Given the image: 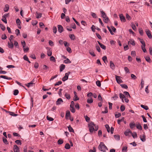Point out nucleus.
<instances>
[{
    "instance_id": "15",
    "label": "nucleus",
    "mask_w": 152,
    "mask_h": 152,
    "mask_svg": "<svg viewBox=\"0 0 152 152\" xmlns=\"http://www.w3.org/2000/svg\"><path fill=\"white\" fill-rule=\"evenodd\" d=\"M36 17L37 18H39L42 16V13H38L37 12H36Z\"/></svg>"
},
{
    "instance_id": "8",
    "label": "nucleus",
    "mask_w": 152,
    "mask_h": 152,
    "mask_svg": "<svg viewBox=\"0 0 152 152\" xmlns=\"http://www.w3.org/2000/svg\"><path fill=\"white\" fill-rule=\"evenodd\" d=\"M13 150L14 152H19L20 151L19 148L16 145L14 146Z\"/></svg>"
},
{
    "instance_id": "62",
    "label": "nucleus",
    "mask_w": 152,
    "mask_h": 152,
    "mask_svg": "<svg viewBox=\"0 0 152 152\" xmlns=\"http://www.w3.org/2000/svg\"><path fill=\"white\" fill-rule=\"evenodd\" d=\"M47 118L48 120L50 121H53L54 120L53 118L50 117H49L48 116H47Z\"/></svg>"
},
{
    "instance_id": "33",
    "label": "nucleus",
    "mask_w": 152,
    "mask_h": 152,
    "mask_svg": "<svg viewBox=\"0 0 152 152\" xmlns=\"http://www.w3.org/2000/svg\"><path fill=\"white\" fill-rule=\"evenodd\" d=\"M114 137L115 140H120V136L118 134L114 135Z\"/></svg>"
},
{
    "instance_id": "58",
    "label": "nucleus",
    "mask_w": 152,
    "mask_h": 152,
    "mask_svg": "<svg viewBox=\"0 0 152 152\" xmlns=\"http://www.w3.org/2000/svg\"><path fill=\"white\" fill-rule=\"evenodd\" d=\"M53 32L54 34H56L57 31V29L56 26H53Z\"/></svg>"
},
{
    "instance_id": "51",
    "label": "nucleus",
    "mask_w": 152,
    "mask_h": 152,
    "mask_svg": "<svg viewBox=\"0 0 152 152\" xmlns=\"http://www.w3.org/2000/svg\"><path fill=\"white\" fill-rule=\"evenodd\" d=\"M16 23L18 26H20L21 22L19 19L18 18L16 20Z\"/></svg>"
},
{
    "instance_id": "2",
    "label": "nucleus",
    "mask_w": 152,
    "mask_h": 152,
    "mask_svg": "<svg viewBox=\"0 0 152 152\" xmlns=\"http://www.w3.org/2000/svg\"><path fill=\"white\" fill-rule=\"evenodd\" d=\"M94 126H95V124L92 122H90L88 124V127L89 128V131L90 132H93L94 130Z\"/></svg>"
},
{
    "instance_id": "50",
    "label": "nucleus",
    "mask_w": 152,
    "mask_h": 152,
    "mask_svg": "<svg viewBox=\"0 0 152 152\" xmlns=\"http://www.w3.org/2000/svg\"><path fill=\"white\" fill-rule=\"evenodd\" d=\"M19 93V91L18 90H15L14 91V95L15 96L17 95Z\"/></svg>"
},
{
    "instance_id": "24",
    "label": "nucleus",
    "mask_w": 152,
    "mask_h": 152,
    "mask_svg": "<svg viewBox=\"0 0 152 152\" xmlns=\"http://www.w3.org/2000/svg\"><path fill=\"white\" fill-rule=\"evenodd\" d=\"M139 39L140 40V43L142 44V45H141V46H145V43L144 42V40H143V39H140V38H139Z\"/></svg>"
},
{
    "instance_id": "16",
    "label": "nucleus",
    "mask_w": 152,
    "mask_h": 152,
    "mask_svg": "<svg viewBox=\"0 0 152 152\" xmlns=\"http://www.w3.org/2000/svg\"><path fill=\"white\" fill-rule=\"evenodd\" d=\"M135 126V124L134 122L131 123L129 124V126L130 128L133 129Z\"/></svg>"
},
{
    "instance_id": "22",
    "label": "nucleus",
    "mask_w": 152,
    "mask_h": 152,
    "mask_svg": "<svg viewBox=\"0 0 152 152\" xmlns=\"http://www.w3.org/2000/svg\"><path fill=\"white\" fill-rule=\"evenodd\" d=\"M64 96L66 98L68 99H70V96L69 94H68L67 93H65Z\"/></svg>"
},
{
    "instance_id": "47",
    "label": "nucleus",
    "mask_w": 152,
    "mask_h": 152,
    "mask_svg": "<svg viewBox=\"0 0 152 152\" xmlns=\"http://www.w3.org/2000/svg\"><path fill=\"white\" fill-rule=\"evenodd\" d=\"M63 142V141L61 139H59L58 141V145H61L62 144Z\"/></svg>"
},
{
    "instance_id": "44",
    "label": "nucleus",
    "mask_w": 152,
    "mask_h": 152,
    "mask_svg": "<svg viewBox=\"0 0 152 152\" xmlns=\"http://www.w3.org/2000/svg\"><path fill=\"white\" fill-rule=\"evenodd\" d=\"M52 52L51 50H49L47 51V55L49 56H51Z\"/></svg>"
},
{
    "instance_id": "60",
    "label": "nucleus",
    "mask_w": 152,
    "mask_h": 152,
    "mask_svg": "<svg viewBox=\"0 0 152 152\" xmlns=\"http://www.w3.org/2000/svg\"><path fill=\"white\" fill-rule=\"evenodd\" d=\"M15 142L17 144L21 145L22 143L20 140H17L15 141Z\"/></svg>"
},
{
    "instance_id": "34",
    "label": "nucleus",
    "mask_w": 152,
    "mask_h": 152,
    "mask_svg": "<svg viewBox=\"0 0 152 152\" xmlns=\"http://www.w3.org/2000/svg\"><path fill=\"white\" fill-rule=\"evenodd\" d=\"M141 88L140 89H142L143 88L144 84V81L142 79L141 80Z\"/></svg>"
},
{
    "instance_id": "42",
    "label": "nucleus",
    "mask_w": 152,
    "mask_h": 152,
    "mask_svg": "<svg viewBox=\"0 0 152 152\" xmlns=\"http://www.w3.org/2000/svg\"><path fill=\"white\" fill-rule=\"evenodd\" d=\"M125 107L124 105H122L120 107V110L121 112L124 111L125 109Z\"/></svg>"
},
{
    "instance_id": "10",
    "label": "nucleus",
    "mask_w": 152,
    "mask_h": 152,
    "mask_svg": "<svg viewBox=\"0 0 152 152\" xmlns=\"http://www.w3.org/2000/svg\"><path fill=\"white\" fill-rule=\"evenodd\" d=\"M8 47L9 48H13L14 45L13 43L11 41H10V42H8Z\"/></svg>"
},
{
    "instance_id": "61",
    "label": "nucleus",
    "mask_w": 152,
    "mask_h": 152,
    "mask_svg": "<svg viewBox=\"0 0 152 152\" xmlns=\"http://www.w3.org/2000/svg\"><path fill=\"white\" fill-rule=\"evenodd\" d=\"M119 97L121 99H124L125 97L124 95L122 93H120L119 94Z\"/></svg>"
},
{
    "instance_id": "54",
    "label": "nucleus",
    "mask_w": 152,
    "mask_h": 152,
    "mask_svg": "<svg viewBox=\"0 0 152 152\" xmlns=\"http://www.w3.org/2000/svg\"><path fill=\"white\" fill-rule=\"evenodd\" d=\"M124 70L126 73H130L129 70L127 67H125L124 68Z\"/></svg>"
},
{
    "instance_id": "52",
    "label": "nucleus",
    "mask_w": 152,
    "mask_h": 152,
    "mask_svg": "<svg viewBox=\"0 0 152 152\" xmlns=\"http://www.w3.org/2000/svg\"><path fill=\"white\" fill-rule=\"evenodd\" d=\"M96 48L98 52H100V48L98 45H96Z\"/></svg>"
},
{
    "instance_id": "26",
    "label": "nucleus",
    "mask_w": 152,
    "mask_h": 152,
    "mask_svg": "<svg viewBox=\"0 0 152 152\" xmlns=\"http://www.w3.org/2000/svg\"><path fill=\"white\" fill-rule=\"evenodd\" d=\"M131 134L134 138H135L137 137V134L136 132H134L133 133L132 132V134Z\"/></svg>"
},
{
    "instance_id": "39",
    "label": "nucleus",
    "mask_w": 152,
    "mask_h": 152,
    "mask_svg": "<svg viewBox=\"0 0 152 152\" xmlns=\"http://www.w3.org/2000/svg\"><path fill=\"white\" fill-rule=\"evenodd\" d=\"M124 94L126 96L127 98L128 97H130V96L129 93L127 91H124Z\"/></svg>"
},
{
    "instance_id": "28",
    "label": "nucleus",
    "mask_w": 152,
    "mask_h": 152,
    "mask_svg": "<svg viewBox=\"0 0 152 152\" xmlns=\"http://www.w3.org/2000/svg\"><path fill=\"white\" fill-rule=\"evenodd\" d=\"M89 53L93 57L96 56V55L94 53V51L92 50H90L89 51Z\"/></svg>"
},
{
    "instance_id": "20",
    "label": "nucleus",
    "mask_w": 152,
    "mask_h": 152,
    "mask_svg": "<svg viewBox=\"0 0 152 152\" xmlns=\"http://www.w3.org/2000/svg\"><path fill=\"white\" fill-rule=\"evenodd\" d=\"M101 16L103 18H104L107 16L106 13L103 11H100Z\"/></svg>"
},
{
    "instance_id": "56",
    "label": "nucleus",
    "mask_w": 152,
    "mask_h": 152,
    "mask_svg": "<svg viewBox=\"0 0 152 152\" xmlns=\"http://www.w3.org/2000/svg\"><path fill=\"white\" fill-rule=\"evenodd\" d=\"M126 19L128 20H130L131 19L130 16L128 14H126Z\"/></svg>"
},
{
    "instance_id": "9",
    "label": "nucleus",
    "mask_w": 152,
    "mask_h": 152,
    "mask_svg": "<svg viewBox=\"0 0 152 152\" xmlns=\"http://www.w3.org/2000/svg\"><path fill=\"white\" fill-rule=\"evenodd\" d=\"M120 20L122 22H125L126 20L125 17L123 16V14H120L119 15Z\"/></svg>"
},
{
    "instance_id": "64",
    "label": "nucleus",
    "mask_w": 152,
    "mask_h": 152,
    "mask_svg": "<svg viewBox=\"0 0 152 152\" xmlns=\"http://www.w3.org/2000/svg\"><path fill=\"white\" fill-rule=\"evenodd\" d=\"M96 83L97 86L99 87H100L101 85V83L100 82L99 80H98L96 82Z\"/></svg>"
},
{
    "instance_id": "27",
    "label": "nucleus",
    "mask_w": 152,
    "mask_h": 152,
    "mask_svg": "<svg viewBox=\"0 0 152 152\" xmlns=\"http://www.w3.org/2000/svg\"><path fill=\"white\" fill-rule=\"evenodd\" d=\"M104 19V21L106 23H107L109 21V19L107 16Z\"/></svg>"
},
{
    "instance_id": "46",
    "label": "nucleus",
    "mask_w": 152,
    "mask_h": 152,
    "mask_svg": "<svg viewBox=\"0 0 152 152\" xmlns=\"http://www.w3.org/2000/svg\"><path fill=\"white\" fill-rule=\"evenodd\" d=\"M9 113L10 115L14 116H16L17 115V114H15L14 113L12 112H9Z\"/></svg>"
},
{
    "instance_id": "30",
    "label": "nucleus",
    "mask_w": 152,
    "mask_h": 152,
    "mask_svg": "<svg viewBox=\"0 0 152 152\" xmlns=\"http://www.w3.org/2000/svg\"><path fill=\"white\" fill-rule=\"evenodd\" d=\"M141 140L142 142H145V136L144 135H143L142 136L140 137Z\"/></svg>"
},
{
    "instance_id": "18",
    "label": "nucleus",
    "mask_w": 152,
    "mask_h": 152,
    "mask_svg": "<svg viewBox=\"0 0 152 152\" xmlns=\"http://www.w3.org/2000/svg\"><path fill=\"white\" fill-rule=\"evenodd\" d=\"M110 68L112 69H114L115 68V65H114L113 62L112 61H110Z\"/></svg>"
},
{
    "instance_id": "40",
    "label": "nucleus",
    "mask_w": 152,
    "mask_h": 152,
    "mask_svg": "<svg viewBox=\"0 0 152 152\" xmlns=\"http://www.w3.org/2000/svg\"><path fill=\"white\" fill-rule=\"evenodd\" d=\"M120 86L122 87V88L125 89H127L128 88L127 85L125 84H121L120 85Z\"/></svg>"
},
{
    "instance_id": "32",
    "label": "nucleus",
    "mask_w": 152,
    "mask_h": 152,
    "mask_svg": "<svg viewBox=\"0 0 152 152\" xmlns=\"http://www.w3.org/2000/svg\"><path fill=\"white\" fill-rule=\"evenodd\" d=\"M69 37L72 40H74L75 38V36L73 34L69 35Z\"/></svg>"
},
{
    "instance_id": "25",
    "label": "nucleus",
    "mask_w": 152,
    "mask_h": 152,
    "mask_svg": "<svg viewBox=\"0 0 152 152\" xmlns=\"http://www.w3.org/2000/svg\"><path fill=\"white\" fill-rule=\"evenodd\" d=\"M140 106L142 108L146 110H147L149 109L147 105H144L142 104L140 105Z\"/></svg>"
},
{
    "instance_id": "31",
    "label": "nucleus",
    "mask_w": 152,
    "mask_h": 152,
    "mask_svg": "<svg viewBox=\"0 0 152 152\" xmlns=\"http://www.w3.org/2000/svg\"><path fill=\"white\" fill-rule=\"evenodd\" d=\"M64 62L65 64H69L71 63V61L68 59L67 58L64 60Z\"/></svg>"
},
{
    "instance_id": "17",
    "label": "nucleus",
    "mask_w": 152,
    "mask_h": 152,
    "mask_svg": "<svg viewBox=\"0 0 152 152\" xmlns=\"http://www.w3.org/2000/svg\"><path fill=\"white\" fill-rule=\"evenodd\" d=\"M146 61L148 63H151V59L148 56H147L144 57Z\"/></svg>"
},
{
    "instance_id": "49",
    "label": "nucleus",
    "mask_w": 152,
    "mask_h": 152,
    "mask_svg": "<svg viewBox=\"0 0 152 152\" xmlns=\"http://www.w3.org/2000/svg\"><path fill=\"white\" fill-rule=\"evenodd\" d=\"M139 32L141 35H142L143 34V31L142 28H139Z\"/></svg>"
},
{
    "instance_id": "37",
    "label": "nucleus",
    "mask_w": 152,
    "mask_h": 152,
    "mask_svg": "<svg viewBox=\"0 0 152 152\" xmlns=\"http://www.w3.org/2000/svg\"><path fill=\"white\" fill-rule=\"evenodd\" d=\"M105 126L107 129V132L108 133H109L110 132V128L109 126V125L108 124H106L105 125Z\"/></svg>"
},
{
    "instance_id": "14",
    "label": "nucleus",
    "mask_w": 152,
    "mask_h": 152,
    "mask_svg": "<svg viewBox=\"0 0 152 152\" xmlns=\"http://www.w3.org/2000/svg\"><path fill=\"white\" fill-rule=\"evenodd\" d=\"M129 43L134 46L135 45V41L133 39H131L128 42V44H129Z\"/></svg>"
},
{
    "instance_id": "3",
    "label": "nucleus",
    "mask_w": 152,
    "mask_h": 152,
    "mask_svg": "<svg viewBox=\"0 0 152 152\" xmlns=\"http://www.w3.org/2000/svg\"><path fill=\"white\" fill-rule=\"evenodd\" d=\"M70 73V72H68L66 73L65 74V76L62 78V80L64 82L67 80L68 78V76Z\"/></svg>"
},
{
    "instance_id": "55",
    "label": "nucleus",
    "mask_w": 152,
    "mask_h": 152,
    "mask_svg": "<svg viewBox=\"0 0 152 152\" xmlns=\"http://www.w3.org/2000/svg\"><path fill=\"white\" fill-rule=\"evenodd\" d=\"M5 23H7V20L6 18L4 17H2V18L1 19Z\"/></svg>"
},
{
    "instance_id": "13",
    "label": "nucleus",
    "mask_w": 152,
    "mask_h": 152,
    "mask_svg": "<svg viewBox=\"0 0 152 152\" xmlns=\"http://www.w3.org/2000/svg\"><path fill=\"white\" fill-rule=\"evenodd\" d=\"M34 84V83H33L31 82L28 83L27 84H25V85H26L29 88L31 86H33Z\"/></svg>"
},
{
    "instance_id": "48",
    "label": "nucleus",
    "mask_w": 152,
    "mask_h": 152,
    "mask_svg": "<svg viewBox=\"0 0 152 152\" xmlns=\"http://www.w3.org/2000/svg\"><path fill=\"white\" fill-rule=\"evenodd\" d=\"M91 14L93 18H97V16L95 13L93 12H91Z\"/></svg>"
},
{
    "instance_id": "57",
    "label": "nucleus",
    "mask_w": 152,
    "mask_h": 152,
    "mask_svg": "<svg viewBox=\"0 0 152 152\" xmlns=\"http://www.w3.org/2000/svg\"><path fill=\"white\" fill-rule=\"evenodd\" d=\"M70 110L73 113H74L75 111V110L74 107H70Z\"/></svg>"
},
{
    "instance_id": "59",
    "label": "nucleus",
    "mask_w": 152,
    "mask_h": 152,
    "mask_svg": "<svg viewBox=\"0 0 152 152\" xmlns=\"http://www.w3.org/2000/svg\"><path fill=\"white\" fill-rule=\"evenodd\" d=\"M101 48L105 50L106 49V47L105 46L102 44L100 45Z\"/></svg>"
},
{
    "instance_id": "38",
    "label": "nucleus",
    "mask_w": 152,
    "mask_h": 152,
    "mask_svg": "<svg viewBox=\"0 0 152 152\" xmlns=\"http://www.w3.org/2000/svg\"><path fill=\"white\" fill-rule=\"evenodd\" d=\"M15 33L17 36L20 35V30L17 29L15 30Z\"/></svg>"
},
{
    "instance_id": "12",
    "label": "nucleus",
    "mask_w": 152,
    "mask_h": 152,
    "mask_svg": "<svg viewBox=\"0 0 152 152\" xmlns=\"http://www.w3.org/2000/svg\"><path fill=\"white\" fill-rule=\"evenodd\" d=\"M65 65L63 64H61L59 66L60 68V71L61 72H62L63 70H64L65 68Z\"/></svg>"
},
{
    "instance_id": "41",
    "label": "nucleus",
    "mask_w": 152,
    "mask_h": 152,
    "mask_svg": "<svg viewBox=\"0 0 152 152\" xmlns=\"http://www.w3.org/2000/svg\"><path fill=\"white\" fill-rule=\"evenodd\" d=\"M3 142L6 144H8V142L6 139L5 138L3 137Z\"/></svg>"
},
{
    "instance_id": "19",
    "label": "nucleus",
    "mask_w": 152,
    "mask_h": 152,
    "mask_svg": "<svg viewBox=\"0 0 152 152\" xmlns=\"http://www.w3.org/2000/svg\"><path fill=\"white\" fill-rule=\"evenodd\" d=\"M70 113L69 111H67L66 112L65 117L66 119L68 118V117H70Z\"/></svg>"
},
{
    "instance_id": "4",
    "label": "nucleus",
    "mask_w": 152,
    "mask_h": 152,
    "mask_svg": "<svg viewBox=\"0 0 152 152\" xmlns=\"http://www.w3.org/2000/svg\"><path fill=\"white\" fill-rule=\"evenodd\" d=\"M115 79L117 82L118 84L123 83V81L120 78V77L115 75Z\"/></svg>"
},
{
    "instance_id": "63",
    "label": "nucleus",
    "mask_w": 152,
    "mask_h": 152,
    "mask_svg": "<svg viewBox=\"0 0 152 152\" xmlns=\"http://www.w3.org/2000/svg\"><path fill=\"white\" fill-rule=\"evenodd\" d=\"M127 147L126 146L123 147L122 148V151L126 152L127 151Z\"/></svg>"
},
{
    "instance_id": "29",
    "label": "nucleus",
    "mask_w": 152,
    "mask_h": 152,
    "mask_svg": "<svg viewBox=\"0 0 152 152\" xmlns=\"http://www.w3.org/2000/svg\"><path fill=\"white\" fill-rule=\"evenodd\" d=\"M68 128L70 132H74V130L70 125L68 126Z\"/></svg>"
},
{
    "instance_id": "53",
    "label": "nucleus",
    "mask_w": 152,
    "mask_h": 152,
    "mask_svg": "<svg viewBox=\"0 0 152 152\" xmlns=\"http://www.w3.org/2000/svg\"><path fill=\"white\" fill-rule=\"evenodd\" d=\"M79 98L77 97L76 94H75L74 96V98L73 99V100L74 101H76L79 99Z\"/></svg>"
},
{
    "instance_id": "7",
    "label": "nucleus",
    "mask_w": 152,
    "mask_h": 152,
    "mask_svg": "<svg viewBox=\"0 0 152 152\" xmlns=\"http://www.w3.org/2000/svg\"><path fill=\"white\" fill-rule=\"evenodd\" d=\"M63 101L62 99L59 98L57 99V100L56 102V104L57 105H59L61 104L62 103H63Z\"/></svg>"
},
{
    "instance_id": "45",
    "label": "nucleus",
    "mask_w": 152,
    "mask_h": 152,
    "mask_svg": "<svg viewBox=\"0 0 152 152\" xmlns=\"http://www.w3.org/2000/svg\"><path fill=\"white\" fill-rule=\"evenodd\" d=\"M0 26L1 27V29L3 31H4L5 29V26L2 24H0Z\"/></svg>"
},
{
    "instance_id": "5",
    "label": "nucleus",
    "mask_w": 152,
    "mask_h": 152,
    "mask_svg": "<svg viewBox=\"0 0 152 152\" xmlns=\"http://www.w3.org/2000/svg\"><path fill=\"white\" fill-rule=\"evenodd\" d=\"M58 31L60 33H62L64 31V28L63 26L60 25H58L57 26Z\"/></svg>"
},
{
    "instance_id": "1",
    "label": "nucleus",
    "mask_w": 152,
    "mask_h": 152,
    "mask_svg": "<svg viewBox=\"0 0 152 152\" xmlns=\"http://www.w3.org/2000/svg\"><path fill=\"white\" fill-rule=\"evenodd\" d=\"M98 149L101 151L103 152H106V150H108V148L105 145L104 143L101 142L98 147Z\"/></svg>"
},
{
    "instance_id": "43",
    "label": "nucleus",
    "mask_w": 152,
    "mask_h": 152,
    "mask_svg": "<svg viewBox=\"0 0 152 152\" xmlns=\"http://www.w3.org/2000/svg\"><path fill=\"white\" fill-rule=\"evenodd\" d=\"M87 102L88 103H91L93 102V100L92 98L88 99L87 100Z\"/></svg>"
},
{
    "instance_id": "6",
    "label": "nucleus",
    "mask_w": 152,
    "mask_h": 152,
    "mask_svg": "<svg viewBox=\"0 0 152 152\" xmlns=\"http://www.w3.org/2000/svg\"><path fill=\"white\" fill-rule=\"evenodd\" d=\"M145 31L148 37L150 39H151L152 38V36L151 34V32L148 29H147Z\"/></svg>"
},
{
    "instance_id": "21",
    "label": "nucleus",
    "mask_w": 152,
    "mask_h": 152,
    "mask_svg": "<svg viewBox=\"0 0 152 152\" xmlns=\"http://www.w3.org/2000/svg\"><path fill=\"white\" fill-rule=\"evenodd\" d=\"M9 5L7 4H6L5 6V8L4 9V11L5 12H7L9 10Z\"/></svg>"
},
{
    "instance_id": "11",
    "label": "nucleus",
    "mask_w": 152,
    "mask_h": 152,
    "mask_svg": "<svg viewBox=\"0 0 152 152\" xmlns=\"http://www.w3.org/2000/svg\"><path fill=\"white\" fill-rule=\"evenodd\" d=\"M132 134V132L129 129L126 130L124 132L125 135L126 136H128L129 135V133Z\"/></svg>"
},
{
    "instance_id": "36",
    "label": "nucleus",
    "mask_w": 152,
    "mask_h": 152,
    "mask_svg": "<svg viewBox=\"0 0 152 152\" xmlns=\"http://www.w3.org/2000/svg\"><path fill=\"white\" fill-rule=\"evenodd\" d=\"M136 127L137 129L140 130H141L142 129V127L140 124H138L137 125Z\"/></svg>"
},
{
    "instance_id": "35",
    "label": "nucleus",
    "mask_w": 152,
    "mask_h": 152,
    "mask_svg": "<svg viewBox=\"0 0 152 152\" xmlns=\"http://www.w3.org/2000/svg\"><path fill=\"white\" fill-rule=\"evenodd\" d=\"M64 147L66 149H69L70 148V146L69 144L67 143L65 144Z\"/></svg>"
},
{
    "instance_id": "23",
    "label": "nucleus",
    "mask_w": 152,
    "mask_h": 152,
    "mask_svg": "<svg viewBox=\"0 0 152 152\" xmlns=\"http://www.w3.org/2000/svg\"><path fill=\"white\" fill-rule=\"evenodd\" d=\"M102 59L103 61L106 64L107 62V57L106 56H104L102 58Z\"/></svg>"
}]
</instances>
